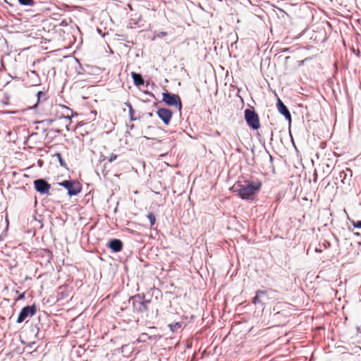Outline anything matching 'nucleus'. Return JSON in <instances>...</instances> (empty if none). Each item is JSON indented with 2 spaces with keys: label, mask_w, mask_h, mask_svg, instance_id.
I'll return each mask as SVG.
<instances>
[{
  "label": "nucleus",
  "mask_w": 361,
  "mask_h": 361,
  "mask_svg": "<svg viewBox=\"0 0 361 361\" xmlns=\"http://www.w3.org/2000/svg\"><path fill=\"white\" fill-rule=\"evenodd\" d=\"M117 158V155L115 154H111L110 156L108 157V161L111 163L114 161H115Z\"/></svg>",
  "instance_id": "21"
},
{
  "label": "nucleus",
  "mask_w": 361,
  "mask_h": 361,
  "mask_svg": "<svg viewBox=\"0 0 361 361\" xmlns=\"http://www.w3.org/2000/svg\"><path fill=\"white\" fill-rule=\"evenodd\" d=\"M25 298V293H20L18 298V300H23Z\"/></svg>",
  "instance_id": "23"
},
{
  "label": "nucleus",
  "mask_w": 361,
  "mask_h": 361,
  "mask_svg": "<svg viewBox=\"0 0 361 361\" xmlns=\"http://www.w3.org/2000/svg\"><path fill=\"white\" fill-rule=\"evenodd\" d=\"M245 119L247 124L253 130H257L260 127L259 119L258 115L250 109L245 111Z\"/></svg>",
  "instance_id": "5"
},
{
  "label": "nucleus",
  "mask_w": 361,
  "mask_h": 361,
  "mask_svg": "<svg viewBox=\"0 0 361 361\" xmlns=\"http://www.w3.org/2000/svg\"><path fill=\"white\" fill-rule=\"evenodd\" d=\"M182 324L180 322H176L174 324H171L169 325V327L170 328L171 331H175L177 329L181 328Z\"/></svg>",
  "instance_id": "19"
},
{
  "label": "nucleus",
  "mask_w": 361,
  "mask_h": 361,
  "mask_svg": "<svg viewBox=\"0 0 361 361\" xmlns=\"http://www.w3.org/2000/svg\"><path fill=\"white\" fill-rule=\"evenodd\" d=\"M19 4L23 6H32L35 5L34 0H18Z\"/></svg>",
  "instance_id": "18"
},
{
  "label": "nucleus",
  "mask_w": 361,
  "mask_h": 361,
  "mask_svg": "<svg viewBox=\"0 0 361 361\" xmlns=\"http://www.w3.org/2000/svg\"><path fill=\"white\" fill-rule=\"evenodd\" d=\"M278 111L281 114L286 120L290 121H291V116L290 114L289 110L288 109L287 106L283 104V102L279 99L276 103Z\"/></svg>",
  "instance_id": "10"
},
{
  "label": "nucleus",
  "mask_w": 361,
  "mask_h": 361,
  "mask_svg": "<svg viewBox=\"0 0 361 361\" xmlns=\"http://www.w3.org/2000/svg\"><path fill=\"white\" fill-rule=\"evenodd\" d=\"M157 114L159 116V118L164 122V124L169 125L171 118H172V111L166 108H159Z\"/></svg>",
  "instance_id": "9"
},
{
  "label": "nucleus",
  "mask_w": 361,
  "mask_h": 361,
  "mask_svg": "<svg viewBox=\"0 0 361 361\" xmlns=\"http://www.w3.org/2000/svg\"><path fill=\"white\" fill-rule=\"evenodd\" d=\"M34 186L35 189L41 195L49 194L51 188V185L42 178L35 180Z\"/></svg>",
  "instance_id": "7"
},
{
  "label": "nucleus",
  "mask_w": 361,
  "mask_h": 361,
  "mask_svg": "<svg viewBox=\"0 0 361 361\" xmlns=\"http://www.w3.org/2000/svg\"><path fill=\"white\" fill-rule=\"evenodd\" d=\"M266 293H267L266 291L257 290V293H256L255 297L252 300V302L254 304H255V305L257 304V303H260L261 300H260V298H259V295H265Z\"/></svg>",
  "instance_id": "14"
},
{
  "label": "nucleus",
  "mask_w": 361,
  "mask_h": 361,
  "mask_svg": "<svg viewBox=\"0 0 361 361\" xmlns=\"http://www.w3.org/2000/svg\"><path fill=\"white\" fill-rule=\"evenodd\" d=\"M131 76L133 79L135 85L140 86L144 84V80L140 73L132 72Z\"/></svg>",
  "instance_id": "12"
},
{
  "label": "nucleus",
  "mask_w": 361,
  "mask_h": 361,
  "mask_svg": "<svg viewBox=\"0 0 361 361\" xmlns=\"http://www.w3.org/2000/svg\"><path fill=\"white\" fill-rule=\"evenodd\" d=\"M37 96L38 97V100H39L40 98L42 97V96L45 97V93L43 92L39 91V92H37Z\"/></svg>",
  "instance_id": "22"
},
{
  "label": "nucleus",
  "mask_w": 361,
  "mask_h": 361,
  "mask_svg": "<svg viewBox=\"0 0 361 361\" xmlns=\"http://www.w3.org/2000/svg\"><path fill=\"white\" fill-rule=\"evenodd\" d=\"M123 243L118 239H111L109 242L108 247L114 252H121L123 249Z\"/></svg>",
  "instance_id": "11"
},
{
  "label": "nucleus",
  "mask_w": 361,
  "mask_h": 361,
  "mask_svg": "<svg viewBox=\"0 0 361 361\" xmlns=\"http://www.w3.org/2000/svg\"><path fill=\"white\" fill-rule=\"evenodd\" d=\"M269 157H270V160L272 161L273 158L271 155H269Z\"/></svg>",
  "instance_id": "28"
},
{
  "label": "nucleus",
  "mask_w": 361,
  "mask_h": 361,
  "mask_svg": "<svg viewBox=\"0 0 361 361\" xmlns=\"http://www.w3.org/2000/svg\"><path fill=\"white\" fill-rule=\"evenodd\" d=\"M59 185L67 190L69 196H75L82 190V185L75 180H66L59 183Z\"/></svg>",
  "instance_id": "2"
},
{
  "label": "nucleus",
  "mask_w": 361,
  "mask_h": 361,
  "mask_svg": "<svg viewBox=\"0 0 361 361\" xmlns=\"http://www.w3.org/2000/svg\"><path fill=\"white\" fill-rule=\"evenodd\" d=\"M350 235L349 238H353L355 235H361V227H353L352 230L350 231Z\"/></svg>",
  "instance_id": "16"
},
{
  "label": "nucleus",
  "mask_w": 361,
  "mask_h": 361,
  "mask_svg": "<svg viewBox=\"0 0 361 361\" xmlns=\"http://www.w3.org/2000/svg\"><path fill=\"white\" fill-rule=\"evenodd\" d=\"M36 311H37V308H36V306L35 305H32L31 306L24 307L21 310V311H20V314L18 315V317L17 319V322L18 323H21L27 317H32L33 315L35 314Z\"/></svg>",
  "instance_id": "8"
},
{
  "label": "nucleus",
  "mask_w": 361,
  "mask_h": 361,
  "mask_svg": "<svg viewBox=\"0 0 361 361\" xmlns=\"http://www.w3.org/2000/svg\"><path fill=\"white\" fill-rule=\"evenodd\" d=\"M133 307L135 312H144L148 311L149 300H144V296L137 294L131 298Z\"/></svg>",
  "instance_id": "3"
},
{
  "label": "nucleus",
  "mask_w": 361,
  "mask_h": 361,
  "mask_svg": "<svg viewBox=\"0 0 361 361\" xmlns=\"http://www.w3.org/2000/svg\"><path fill=\"white\" fill-rule=\"evenodd\" d=\"M29 77L33 80V85H37L39 83V78L37 73L35 71H32L28 74Z\"/></svg>",
  "instance_id": "13"
},
{
  "label": "nucleus",
  "mask_w": 361,
  "mask_h": 361,
  "mask_svg": "<svg viewBox=\"0 0 361 361\" xmlns=\"http://www.w3.org/2000/svg\"><path fill=\"white\" fill-rule=\"evenodd\" d=\"M353 226H361V221H357L356 224H353Z\"/></svg>",
  "instance_id": "26"
},
{
  "label": "nucleus",
  "mask_w": 361,
  "mask_h": 361,
  "mask_svg": "<svg viewBox=\"0 0 361 361\" xmlns=\"http://www.w3.org/2000/svg\"><path fill=\"white\" fill-rule=\"evenodd\" d=\"M245 185H240L237 190L238 195L243 200H253V197L257 194L262 188V182L259 180H245Z\"/></svg>",
  "instance_id": "1"
},
{
  "label": "nucleus",
  "mask_w": 361,
  "mask_h": 361,
  "mask_svg": "<svg viewBox=\"0 0 361 361\" xmlns=\"http://www.w3.org/2000/svg\"><path fill=\"white\" fill-rule=\"evenodd\" d=\"M162 101L169 106L176 107L180 111L182 109V103L178 94H171L168 92L162 93Z\"/></svg>",
  "instance_id": "4"
},
{
  "label": "nucleus",
  "mask_w": 361,
  "mask_h": 361,
  "mask_svg": "<svg viewBox=\"0 0 361 361\" xmlns=\"http://www.w3.org/2000/svg\"><path fill=\"white\" fill-rule=\"evenodd\" d=\"M167 33L166 32H160V34L159 35L160 37H165L166 36Z\"/></svg>",
  "instance_id": "25"
},
{
  "label": "nucleus",
  "mask_w": 361,
  "mask_h": 361,
  "mask_svg": "<svg viewBox=\"0 0 361 361\" xmlns=\"http://www.w3.org/2000/svg\"><path fill=\"white\" fill-rule=\"evenodd\" d=\"M147 219H149L151 226H153L156 222V217L152 213H149L147 216Z\"/></svg>",
  "instance_id": "20"
},
{
  "label": "nucleus",
  "mask_w": 361,
  "mask_h": 361,
  "mask_svg": "<svg viewBox=\"0 0 361 361\" xmlns=\"http://www.w3.org/2000/svg\"><path fill=\"white\" fill-rule=\"evenodd\" d=\"M125 104L129 110L130 119L131 121L135 120V118H134V110H133V108L131 104L129 102H126Z\"/></svg>",
  "instance_id": "17"
},
{
  "label": "nucleus",
  "mask_w": 361,
  "mask_h": 361,
  "mask_svg": "<svg viewBox=\"0 0 361 361\" xmlns=\"http://www.w3.org/2000/svg\"><path fill=\"white\" fill-rule=\"evenodd\" d=\"M5 221L6 223V225L8 226V221L6 217L5 218Z\"/></svg>",
  "instance_id": "27"
},
{
  "label": "nucleus",
  "mask_w": 361,
  "mask_h": 361,
  "mask_svg": "<svg viewBox=\"0 0 361 361\" xmlns=\"http://www.w3.org/2000/svg\"><path fill=\"white\" fill-rule=\"evenodd\" d=\"M61 112L58 115L59 119L65 120V126L67 130H70L69 126L71 123V117L73 116V111L65 105H59Z\"/></svg>",
  "instance_id": "6"
},
{
  "label": "nucleus",
  "mask_w": 361,
  "mask_h": 361,
  "mask_svg": "<svg viewBox=\"0 0 361 361\" xmlns=\"http://www.w3.org/2000/svg\"><path fill=\"white\" fill-rule=\"evenodd\" d=\"M54 157H56L57 158L60 165L62 167L67 169V164H66V161L63 160V159L62 158V156L60 153L57 152V153L54 154Z\"/></svg>",
  "instance_id": "15"
},
{
  "label": "nucleus",
  "mask_w": 361,
  "mask_h": 361,
  "mask_svg": "<svg viewBox=\"0 0 361 361\" xmlns=\"http://www.w3.org/2000/svg\"><path fill=\"white\" fill-rule=\"evenodd\" d=\"M339 175H340V177L343 178V179H345V178L346 176V173L344 171H341Z\"/></svg>",
  "instance_id": "24"
}]
</instances>
